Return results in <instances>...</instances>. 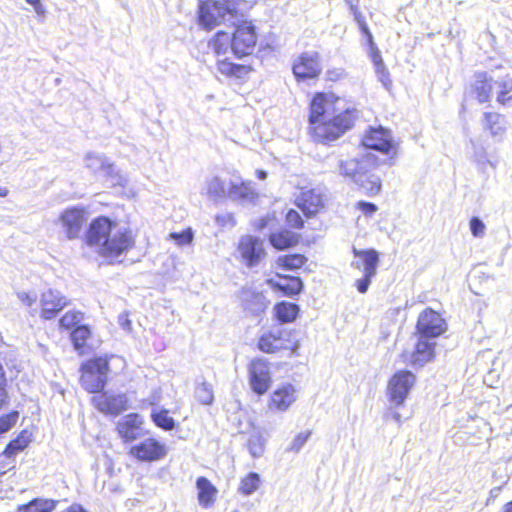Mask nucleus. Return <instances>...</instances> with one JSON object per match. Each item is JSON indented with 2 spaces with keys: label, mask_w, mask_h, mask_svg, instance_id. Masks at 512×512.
Here are the masks:
<instances>
[{
  "label": "nucleus",
  "mask_w": 512,
  "mask_h": 512,
  "mask_svg": "<svg viewBox=\"0 0 512 512\" xmlns=\"http://www.w3.org/2000/svg\"><path fill=\"white\" fill-rule=\"evenodd\" d=\"M167 453L165 444L154 438H146L131 447L129 454L140 461L153 462L162 459Z\"/></svg>",
  "instance_id": "obj_17"
},
{
  "label": "nucleus",
  "mask_w": 512,
  "mask_h": 512,
  "mask_svg": "<svg viewBox=\"0 0 512 512\" xmlns=\"http://www.w3.org/2000/svg\"><path fill=\"white\" fill-rule=\"evenodd\" d=\"M86 167L94 172H103L107 176H113L115 167L103 155L93 152L87 153L85 156Z\"/></svg>",
  "instance_id": "obj_29"
},
{
  "label": "nucleus",
  "mask_w": 512,
  "mask_h": 512,
  "mask_svg": "<svg viewBox=\"0 0 512 512\" xmlns=\"http://www.w3.org/2000/svg\"><path fill=\"white\" fill-rule=\"evenodd\" d=\"M492 81L491 77H488L486 73H478L475 75L474 80L471 84V94L479 103H486L490 101L492 93Z\"/></svg>",
  "instance_id": "obj_23"
},
{
  "label": "nucleus",
  "mask_w": 512,
  "mask_h": 512,
  "mask_svg": "<svg viewBox=\"0 0 512 512\" xmlns=\"http://www.w3.org/2000/svg\"><path fill=\"white\" fill-rule=\"evenodd\" d=\"M169 238L174 240L177 245L185 246L191 244L193 240V232L190 228L182 231V232H173L169 235Z\"/></svg>",
  "instance_id": "obj_45"
},
{
  "label": "nucleus",
  "mask_w": 512,
  "mask_h": 512,
  "mask_svg": "<svg viewBox=\"0 0 512 512\" xmlns=\"http://www.w3.org/2000/svg\"><path fill=\"white\" fill-rule=\"evenodd\" d=\"M258 348L264 353H277L290 350L291 356H298L299 340L292 339L290 331L274 326L265 331L259 338Z\"/></svg>",
  "instance_id": "obj_5"
},
{
  "label": "nucleus",
  "mask_w": 512,
  "mask_h": 512,
  "mask_svg": "<svg viewBox=\"0 0 512 512\" xmlns=\"http://www.w3.org/2000/svg\"><path fill=\"white\" fill-rule=\"evenodd\" d=\"M298 392L292 384H284L271 394L269 408L279 412L287 411L297 400Z\"/></svg>",
  "instance_id": "obj_21"
},
{
  "label": "nucleus",
  "mask_w": 512,
  "mask_h": 512,
  "mask_svg": "<svg viewBox=\"0 0 512 512\" xmlns=\"http://www.w3.org/2000/svg\"><path fill=\"white\" fill-rule=\"evenodd\" d=\"M299 311L300 309L297 304L287 301L279 302L274 307L275 317L281 323L293 322L297 318Z\"/></svg>",
  "instance_id": "obj_33"
},
{
  "label": "nucleus",
  "mask_w": 512,
  "mask_h": 512,
  "mask_svg": "<svg viewBox=\"0 0 512 512\" xmlns=\"http://www.w3.org/2000/svg\"><path fill=\"white\" fill-rule=\"evenodd\" d=\"M375 72L378 76L379 81L384 85L386 89H389V87L391 86V80L386 67L382 66V69L376 68Z\"/></svg>",
  "instance_id": "obj_54"
},
{
  "label": "nucleus",
  "mask_w": 512,
  "mask_h": 512,
  "mask_svg": "<svg viewBox=\"0 0 512 512\" xmlns=\"http://www.w3.org/2000/svg\"><path fill=\"white\" fill-rule=\"evenodd\" d=\"M435 345L436 343L432 341V339L422 338V336L419 335L414 349L411 352H403L402 357L404 362L413 367H423L434 359Z\"/></svg>",
  "instance_id": "obj_13"
},
{
  "label": "nucleus",
  "mask_w": 512,
  "mask_h": 512,
  "mask_svg": "<svg viewBox=\"0 0 512 512\" xmlns=\"http://www.w3.org/2000/svg\"><path fill=\"white\" fill-rule=\"evenodd\" d=\"M353 254L354 260L351 262V267L363 274L362 278L356 280L355 285L357 290L364 294L377 273L379 255L374 249L358 250L356 248H353Z\"/></svg>",
  "instance_id": "obj_6"
},
{
  "label": "nucleus",
  "mask_w": 512,
  "mask_h": 512,
  "mask_svg": "<svg viewBox=\"0 0 512 512\" xmlns=\"http://www.w3.org/2000/svg\"><path fill=\"white\" fill-rule=\"evenodd\" d=\"M227 197L233 201H253L257 197V193L250 182H231Z\"/></svg>",
  "instance_id": "obj_28"
},
{
  "label": "nucleus",
  "mask_w": 512,
  "mask_h": 512,
  "mask_svg": "<svg viewBox=\"0 0 512 512\" xmlns=\"http://www.w3.org/2000/svg\"><path fill=\"white\" fill-rule=\"evenodd\" d=\"M198 488V500L203 507H209L215 500L217 489L205 477H199L196 482Z\"/></svg>",
  "instance_id": "obj_32"
},
{
  "label": "nucleus",
  "mask_w": 512,
  "mask_h": 512,
  "mask_svg": "<svg viewBox=\"0 0 512 512\" xmlns=\"http://www.w3.org/2000/svg\"><path fill=\"white\" fill-rule=\"evenodd\" d=\"M310 435L311 431L302 432L296 435L293 441L291 442L288 450L292 452H299L309 439Z\"/></svg>",
  "instance_id": "obj_48"
},
{
  "label": "nucleus",
  "mask_w": 512,
  "mask_h": 512,
  "mask_svg": "<svg viewBox=\"0 0 512 512\" xmlns=\"http://www.w3.org/2000/svg\"><path fill=\"white\" fill-rule=\"evenodd\" d=\"M269 241L274 248L284 250L295 246L299 242V235L289 230H281L271 233Z\"/></svg>",
  "instance_id": "obj_30"
},
{
  "label": "nucleus",
  "mask_w": 512,
  "mask_h": 512,
  "mask_svg": "<svg viewBox=\"0 0 512 512\" xmlns=\"http://www.w3.org/2000/svg\"><path fill=\"white\" fill-rule=\"evenodd\" d=\"M83 319V314L78 311H68L60 319V326L65 329H71L78 325Z\"/></svg>",
  "instance_id": "obj_43"
},
{
  "label": "nucleus",
  "mask_w": 512,
  "mask_h": 512,
  "mask_svg": "<svg viewBox=\"0 0 512 512\" xmlns=\"http://www.w3.org/2000/svg\"><path fill=\"white\" fill-rule=\"evenodd\" d=\"M247 447L254 458L260 457L264 452L265 440L260 434H253L248 440Z\"/></svg>",
  "instance_id": "obj_41"
},
{
  "label": "nucleus",
  "mask_w": 512,
  "mask_h": 512,
  "mask_svg": "<svg viewBox=\"0 0 512 512\" xmlns=\"http://www.w3.org/2000/svg\"><path fill=\"white\" fill-rule=\"evenodd\" d=\"M62 231L69 240L77 239L80 236L82 227L86 222V212L83 208L66 209L59 217Z\"/></svg>",
  "instance_id": "obj_15"
},
{
  "label": "nucleus",
  "mask_w": 512,
  "mask_h": 512,
  "mask_svg": "<svg viewBox=\"0 0 512 512\" xmlns=\"http://www.w3.org/2000/svg\"><path fill=\"white\" fill-rule=\"evenodd\" d=\"M232 36L226 32L219 31L213 41L210 43L217 58L227 57L231 51Z\"/></svg>",
  "instance_id": "obj_34"
},
{
  "label": "nucleus",
  "mask_w": 512,
  "mask_h": 512,
  "mask_svg": "<svg viewBox=\"0 0 512 512\" xmlns=\"http://www.w3.org/2000/svg\"><path fill=\"white\" fill-rule=\"evenodd\" d=\"M470 230L474 237L481 238L485 234L486 226L481 219L473 217L470 220Z\"/></svg>",
  "instance_id": "obj_49"
},
{
  "label": "nucleus",
  "mask_w": 512,
  "mask_h": 512,
  "mask_svg": "<svg viewBox=\"0 0 512 512\" xmlns=\"http://www.w3.org/2000/svg\"><path fill=\"white\" fill-rule=\"evenodd\" d=\"M108 372L107 358L98 357L86 361L81 366L80 382L82 387L90 393L100 392L106 385Z\"/></svg>",
  "instance_id": "obj_7"
},
{
  "label": "nucleus",
  "mask_w": 512,
  "mask_h": 512,
  "mask_svg": "<svg viewBox=\"0 0 512 512\" xmlns=\"http://www.w3.org/2000/svg\"><path fill=\"white\" fill-rule=\"evenodd\" d=\"M498 92H497V102L501 105H507L510 101H512V78L505 77L496 82Z\"/></svg>",
  "instance_id": "obj_40"
},
{
  "label": "nucleus",
  "mask_w": 512,
  "mask_h": 512,
  "mask_svg": "<svg viewBox=\"0 0 512 512\" xmlns=\"http://www.w3.org/2000/svg\"><path fill=\"white\" fill-rule=\"evenodd\" d=\"M369 45V56L374 64L375 69L379 68L382 69V66H385L381 53L379 49L377 48L376 44L373 42V44Z\"/></svg>",
  "instance_id": "obj_50"
},
{
  "label": "nucleus",
  "mask_w": 512,
  "mask_h": 512,
  "mask_svg": "<svg viewBox=\"0 0 512 512\" xmlns=\"http://www.w3.org/2000/svg\"><path fill=\"white\" fill-rule=\"evenodd\" d=\"M244 309L253 315L263 313L269 305V300L263 293L244 290L242 292Z\"/></svg>",
  "instance_id": "obj_24"
},
{
  "label": "nucleus",
  "mask_w": 512,
  "mask_h": 512,
  "mask_svg": "<svg viewBox=\"0 0 512 512\" xmlns=\"http://www.w3.org/2000/svg\"><path fill=\"white\" fill-rule=\"evenodd\" d=\"M18 299L27 307L30 308V315L34 316L37 313V308H33V305L36 303V294L26 292V291H20L17 293Z\"/></svg>",
  "instance_id": "obj_47"
},
{
  "label": "nucleus",
  "mask_w": 512,
  "mask_h": 512,
  "mask_svg": "<svg viewBox=\"0 0 512 512\" xmlns=\"http://www.w3.org/2000/svg\"><path fill=\"white\" fill-rule=\"evenodd\" d=\"M152 419L154 423L164 429V430H172L175 426V421L172 417L168 415L167 410H161L159 412L152 413Z\"/></svg>",
  "instance_id": "obj_42"
},
{
  "label": "nucleus",
  "mask_w": 512,
  "mask_h": 512,
  "mask_svg": "<svg viewBox=\"0 0 512 512\" xmlns=\"http://www.w3.org/2000/svg\"><path fill=\"white\" fill-rule=\"evenodd\" d=\"M31 442V434L27 430H23L17 438L12 440L5 448L3 455L12 458L19 452L23 451Z\"/></svg>",
  "instance_id": "obj_35"
},
{
  "label": "nucleus",
  "mask_w": 512,
  "mask_h": 512,
  "mask_svg": "<svg viewBox=\"0 0 512 512\" xmlns=\"http://www.w3.org/2000/svg\"><path fill=\"white\" fill-rule=\"evenodd\" d=\"M261 484L260 475L256 472H250L241 479L238 492L244 496H250L260 488Z\"/></svg>",
  "instance_id": "obj_36"
},
{
  "label": "nucleus",
  "mask_w": 512,
  "mask_h": 512,
  "mask_svg": "<svg viewBox=\"0 0 512 512\" xmlns=\"http://www.w3.org/2000/svg\"><path fill=\"white\" fill-rule=\"evenodd\" d=\"M68 304L69 300L60 291L48 289L40 297V316L44 320H51Z\"/></svg>",
  "instance_id": "obj_16"
},
{
  "label": "nucleus",
  "mask_w": 512,
  "mask_h": 512,
  "mask_svg": "<svg viewBox=\"0 0 512 512\" xmlns=\"http://www.w3.org/2000/svg\"><path fill=\"white\" fill-rule=\"evenodd\" d=\"M4 383L5 382H0V408L5 403L6 397H7V394H6V391H5V388H4Z\"/></svg>",
  "instance_id": "obj_60"
},
{
  "label": "nucleus",
  "mask_w": 512,
  "mask_h": 512,
  "mask_svg": "<svg viewBox=\"0 0 512 512\" xmlns=\"http://www.w3.org/2000/svg\"><path fill=\"white\" fill-rule=\"evenodd\" d=\"M295 205L307 217H312L323 208L322 194L315 189L302 190L295 198Z\"/></svg>",
  "instance_id": "obj_22"
},
{
  "label": "nucleus",
  "mask_w": 512,
  "mask_h": 512,
  "mask_svg": "<svg viewBox=\"0 0 512 512\" xmlns=\"http://www.w3.org/2000/svg\"><path fill=\"white\" fill-rule=\"evenodd\" d=\"M505 512H512V501L505 506Z\"/></svg>",
  "instance_id": "obj_64"
},
{
  "label": "nucleus",
  "mask_w": 512,
  "mask_h": 512,
  "mask_svg": "<svg viewBox=\"0 0 512 512\" xmlns=\"http://www.w3.org/2000/svg\"><path fill=\"white\" fill-rule=\"evenodd\" d=\"M281 281L268 279L267 283L276 290L283 292L284 295L292 297L298 295L303 289V282L299 277L277 275Z\"/></svg>",
  "instance_id": "obj_25"
},
{
  "label": "nucleus",
  "mask_w": 512,
  "mask_h": 512,
  "mask_svg": "<svg viewBox=\"0 0 512 512\" xmlns=\"http://www.w3.org/2000/svg\"><path fill=\"white\" fill-rule=\"evenodd\" d=\"M484 127L490 130L492 137L501 138L506 131L505 117L495 112H486L484 113Z\"/></svg>",
  "instance_id": "obj_31"
},
{
  "label": "nucleus",
  "mask_w": 512,
  "mask_h": 512,
  "mask_svg": "<svg viewBox=\"0 0 512 512\" xmlns=\"http://www.w3.org/2000/svg\"><path fill=\"white\" fill-rule=\"evenodd\" d=\"M307 262V258L301 254H290L279 256L276 265L284 270H296L301 268Z\"/></svg>",
  "instance_id": "obj_37"
},
{
  "label": "nucleus",
  "mask_w": 512,
  "mask_h": 512,
  "mask_svg": "<svg viewBox=\"0 0 512 512\" xmlns=\"http://www.w3.org/2000/svg\"><path fill=\"white\" fill-rule=\"evenodd\" d=\"M250 384L253 391L264 394L271 385V374L268 363L263 359H255L250 363Z\"/></svg>",
  "instance_id": "obj_18"
},
{
  "label": "nucleus",
  "mask_w": 512,
  "mask_h": 512,
  "mask_svg": "<svg viewBox=\"0 0 512 512\" xmlns=\"http://www.w3.org/2000/svg\"><path fill=\"white\" fill-rule=\"evenodd\" d=\"M492 377H493V372H492V371H490V372L486 375V377H485V379H484V382H485L487 385H489V386H492V384L490 383V378H492Z\"/></svg>",
  "instance_id": "obj_63"
},
{
  "label": "nucleus",
  "mask_w": 512,
  "mask_h": 512,
  "mask_svg": "<svg viewBox=\"0 0 512 512\" xmlns=\"http://www.w3.org/2000/svg\"><path fill=\"white\" fill-rule=\"evenodd\" d=\"M119 324L123 329L127 331L131 330V321L127 314L123 313L119 316Z\"/></svg>",
  "instance_id": "obj_56"
},
{
  "label": "nucleus",
  "mask_w": 512,
  "mask_h": 512,
  "mask_svg": "<svg viewBox=\"0 0 512 512\" xmlns=\"http://www.w3.org/2000/svg\"><path fill=\"white\" fill-rule=\"evenodd\" d=\"M241 0L203 1L199 7V23L206 29L221 24L236 25L243 17Z\"/></svg>",
  "instance_id": "obj_3"
},
{
  "label": "nucleus",
  "mask_w": 512,
  "mask_h": 512,
  "mask_svg": "<svg viewBox=\"0 0 512 512\" xmlns=\"http://www.w3.org/2000/svg\"><path fill=\"white\" fill-rule=\"evenodd\" d=\"M357 206L362 212H364L367 215H371L377 210L376 205L364 201L358 202Z\"/></svg>",
  "instance_id": "obj_55"
},
{
  "label": "nucleus",
  "mask_w": 512,
  "mask_h": 512,
  "mask_svg": "<svg viewBox=\"0 0 512 512\" xmlns=\"http://www.w3.org/2000/svg\"><path fill=\"white\" fill-rule=\"evenodd\" d=\"M227 193L225 182L218 176L207 178L202 189V194L214 202L223 200Z\"/></svg>",
  "instance_id": "obj_26"
},
{
  "label": "nucleus",
  "mask_w": 512,
  "mask_h": 512,
  "mask_svg": "<svg viewBox=\"0 0 512 512\" xmlns=\"http://www.w3.org/2000/svg\"><path fill=\"white\" fill-rule=\"evenodd\" d=\"M416 328L422 338L434 339L446 331L447 325L439 313L428 308L419 315Z\"/></svg>",
  "instance_id": "obj_11"
},
{
  "label": "nucleus",
  "mask_w": 512,
  "mask_h": 512,
  "mask_svg": "<svg viewBox=\"0 0 512 512\" xmlns=\"http://www.w3.org/2000/svg\"><path fill=\"white\" fill-rule=\"evenodd\" d=\"M86 243L110 263L119 261L135 244L132 232L109 218L94 219L86 234Z\"/></svg>",
  "instance_id": "obj_2"
},
{
  "label": "nucleus",
  "mask_w": 512,
  "mask_h": 512,
  "mask_svg": "<svg viewBox=\"0 0 512 512\" xmlns=\"http://www.w3.org/2000/svg\"><path fill=\"white\" fill-rule=\"evenodd\" d=\"M366 148L373 149L386 155L397 153V144L391 132L383 127L371 128L362 140Z\"/></svg>",
  "instance_id": "obj_10"
},
{
  "label": "nucleus",
  "mask_w": 512,
  "mask_h": 512,
  "mask_svg": "<svg viewBox=\"0 0 512 512\" xmlns=\"http://www.w3.org/2000/svg\"><path fill=\"white\" fill-rule=\"evenodd\" d=\"M320 56L318 52H304L293 63V73L297 79L316 78L321 73Z\"/></svg>",
  "instance_id": "obj_14"
},
{
  "label": "nucleus",
  "mask_w": 512,
  "mask_h": 512,
  "mask_svg": "<svg viewBox=\"0 0 512 512\" xmlns=\"http://www.w3.org/2000/svg\"><path fill=\"white\" fill-rule=\"evenodd\" d=\"M256 174L260 180H265L267 178V172L264 170H257Z\"/></svg>",
  "instance_id": "obj_61"
},
{
  "label": "nucleus",
  "mask_w": 512,
  "mask_h": 512,
  "mask_svg": "<svg viewBox=\"0 0 512 512\" xmlns=\"http://www.w3.org/2000/svg\"><path fill=\"white\" fill-rule=\"evenodd\" d=\"M55 501L50 499H34L26 505L19 507V512H52Z\"/></svg>",
  "instance_id": "obj_38"
},
{
  "label": "nucleus",
  "mask_w": 512,
  "mask_h": 512,
  "mask_svg": "<svg viewBox=\"0 0 512 512\" xmlns=\"http://www.w3.org/2000/svg\"><path fill=\"white\" fill-rule=\"evenodd\" d=\"M270 220V217L269 216H266V217H263L261 218L256 224H255V228L258 229V230H262L264 229L267 225H268V222Z\"/></svg>",
  "instance_id": "obj_59"
},
{
  "label": "nucleus",
  "mask_w": 512,
  "mask_h": 512,
  "mask_svg": "<svg viewBox=\"0 0 512 512\" xmlns=\"http://www.w3.org/2000/svg\"><path fill=\"white\" fill-rule=\"evenodd\" d=\"M9 190L6 187L0 186V197H6Z\"/></svg>",
  "instance_id": "obj_62"
},
{
  "label": "nucleus",
  "mask_w": 512,
  "mask_h": 512,
  "mask_svg": "<svg viewBox=\"0 0 512 512\" xmlns=\"http://www.w3.org/2000/svg\"><path fill=\"white\" fill-rule=\"evenodd\" d=\"M257 42L255 27L251 23L245 22L237 25L232 35L231 51L237 57H243L252 54Z\"/></svg>",
  "instance_id": "obj_9"
},
{
  "label": "nucleus",
  "mask_w": 512,
  "mask_h": 512,
  "mask_svg": "<svg viewBox=\"0 0 512 512\" xmlns=\"http://www.w3.org/2000/svg\"><path fill=\"white\" fill-rule=\"evenodd\" d=\"M196 397L202 404L209 405L213 401V391L208 384L202 383L196 388Z\"/></svg>",
  "instance_id": "obj_44"
},
{
  "label": "nucleus",
  "mask_w": 512,
  "mask_h": 512,
  "mask_svg": "<svg viewBox=\"0 0 512 512\" xmlns=\"http://www.w3.org/2000/svg\"><path fill=\"white\" fill-rule=\"evenodd\" d=\"M238 252L248 267L258 265L266 255L263 240L252 235H244L240 238Z\"/></svg>",
  "instance_id": "obj_12"
},
{
  "label": "nucleus",
  "mask_w": 512,
  "mask_h": 512,
  "mask_svg": "<svg viewBox=\"0 0 512 512\" xmlns=\"http://www.w3.org/2000/svg\"><path fill=\"white\" fill-rule=\"evenodd\" d=\"M27 3L31 4L34 6V9L35 11L38 13V14H42L44 13V9H43V6L41 5L40 3V0H26Z\"/></svg>",
  "instance_id": "obj_58"
},
{
  "label": "nucleus",
  "mask_w": 512,
  "mask_h": 512,
  "mask_svg": "<svg viewBox=\"0 0 512 512\" xmlns=\"http://www.w3.org/2000/svg\"><path fill=\"white\" fill-rule=\"evenodd\" d=\"M340 171L344 176L352 179L354 183L371 195L377 194L381 189L379 177L369 173L367 160L364 158L361 160L349 159L342 161Z\"/></svg>",
  "instance_id": "obj_4"
},
{
  "label": "nucleus",
  "mask_w": 512,
  "mask_h": 512,
  "mask_svg": "<svg viewBox=\"0 0 512 512\" xmlns=\"http://www.w3.org/2000/svg\"><path fill=\"white\" fill-rule=\"evenodd\" d=\"M360 29L363 32V34L367 37L368 44H373L374 40H373L372 33L370 32V30L365 22L360 23Z\"/></svg>",
  "instance_id": "obj_57"
},
{
  "label": "nucleus",
  "mask_w": 512,
  "mask_h": 512,
  "mask_svg": "<svg viewBox=\"0 0 512 512\" xmlns=\"http://www.w3.org/2000/svg\"><path fill=\"white\" fill-rule=\"evenodd\" d=\"M217 70L224 76L241 79L250 73L251 68L246 65L235 64L228 57H223L217 59Z\"/></svg>",
  "instance_id": "obj_27"
},
{
  "label": "nucleus",
  "mask_w": 512,
  "mask_h": 512,
  "mask_svg": "<svg viewBox=\"0 0 512 512\" xmlns=\"http://www.w3.org/2000/svg\"><path fill=\"white\" fill-rule=\"evenodd\" d=\"M416 383V376L408 370H399L389 379L387 394L389 401L396 407L404 405Z\"/></svg>",
  "instance_id": "obj_8"
},
{
  "label": "nucleus",
  "mask_w": 512,
  "mask_h": 512,
  "mask_svg": "<svg viewBox=\"0 0 512 512\" xmlns=\"http://www.w3.org/2000/svg\"><path fill=\"white\" fill-rule=\"evenodd\" d=\"M94 406L105 414L118 415L127 409V398L124 394H108L107 392L93 396Z\"/></svg>",
  "instance_id": "obj_20"
},
{
  "label": "nucleus",
  "mask_w": 512,
  "mask_h": 512,
  "mask_svg": "<svg viewBox=\"0 0 512 512\" xmlns=\"http://www.w3.org/2000/svg\"><path fill=\"white\" fill-rule=\"evenodd\" d=\"M143 419L139 414L131 413L122 417L117 423V431L121 439L131 442L144 436Z\"/></svg>",
  "instance_id": "obj_19"
},
{
  "label": "nucleus",
  "mask_w": 512,
  "mask_h": 512,
  "mask_svg": "<svg viewBox=\"0 0 512 512\" xmlns=\"http://www.w3.org/2000/svg\"><path fill=\"white\" fill-rule=\"evenodd\" d=\"M475 161L479 166V169L485 171L486 165H492L491 161L488 159L487 153L484 150H479L475 152Z\"/></svg>",
  "instance_id": "obj_53"
},
{
  "label": "nucleus",
  "mask_w": 512,
  "mask_h": 512,
  "mask_svg": "<svg viewBox=\"0 0 512 512\" xmlns=\"http://www.w3.org/2000/svg\"><path fill=\"white\" fill-rule=\"evenodd\" d=\"M18 417V412H11L0 417V436L8 432L16 424Z\"/></svg>",
  "instance_id": "obj_46"
},
{
  "label": "nucleus",
  "mask_w": 512,
  "mask_h": 512,
  "mask_svg": "<svg viewBox=\"0 0 512 512\" xmlns=\"http://www.w3.org/2000/svg\"><path fill=\"white\" fill-rule=\"evenodd\" d=\"M90 334L89 328L85 325H79L72 331L71 340L75 350L80 354H84V347L87 339L90 337Z\"/></svg>",
  "instance_id": "obj_39"
},
{
  "label": "nucleus",
  "mask_w": 512,
  "mask_h": 512,
  "mask_svg": "<svg viewBox=\"0 0 512 512\" xmlns=\"http://www.w3.org/2000/svg\"><path fill=\"white\" fill-rule=\"evenodd\" d=\"M342 101L332 93L316 94L310 104V133L314 141L337 140L353 125L355 110L341 107Z\"/></svg>",
  "instance_id": "obj_1"
},
{
  "label": "nucleus",
  "mask_w": 512,
  "mask_h": 512,
  "mask_svg": "<svg viewBox=\"0 0 512 512\" xmlns=\"http://www.w3.org/2000/svg\"><path fill=\"white\" fill-rule=\"evenodd\" d=\"M216 222L223 227H233L236 225L235 217L232 213H223L216 216Z\"/></svg>",
  "instance_id": "obj_52"
},
{
  "label": "nucleus",
  "mask_w": 512,
  "mask_h": 512,
  "mask_svg": "<svg viewBox=\"0 0 512 512\" xmlns=\"http://www.w3.org/2000/svg\"><path fill=\"white\" fill-rule=\"evenodd\" d=\"M286 221H287L288 225L291 226L292 228L299 229V228H302V226H303V220H302L300 214L296 210H293V209H290L287 212Z\"/></svg>",
  "instance_id": "obj_51"
}]
</instances>
